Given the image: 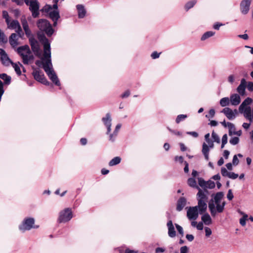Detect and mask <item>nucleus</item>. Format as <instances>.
<instances>
[{
  "mask_svg": "<svg viewBox=\"0 0 253 253\" xmlns=\"http://www.w3.org/2000/svg\"><path fill=\"white\" fill-rule=\"evenodd\" d=\"M18 37L17 34L12 33L9 37V42L11 45L15 47L18 45Z\"/></svg>",
  "mask_w": 253,
  "mask_h": 253,
  "instance_id": "obj_28",
  "label": "nucleus"
},
{
  "mask_svg": "<svg viewBox=\"0 0 253 253\" xmlns=\"http://www.w3.org/2000/svg\"><path fill=\"white\" fill-rule=\"evenodd\" d=\"M24 31H25L26 36L29 38V40L30 39V37H34V36L32 34V32L29 28L24 30Z\"/></svg>",
  "mask_w": 253,
  "mask_h": 253,
  "instance_id": "obj_56",
  "label": "nucleus"
},
{
  "mask_svg": "<svg viewBox=\"0 0 253 253\" xmlns=\"http://www.w3.org/2000/svg\"><path fill=\"white\" fill-rule=\"evenodd\" d=\"M160 53L157 51H154L151 54V56L153 59H157L159 57Z\"/></svg>",
  "mask_w": 253,
  "mask_h": 253,
  "instance_id": "obj_60",
  "label": "nucleus"
},
{
  "mask_svg": "<svg viewBox=\"0 0 253 253\" xmlns=\"http://www.w3.org/2000/svg\"><path fill=\"white\" fill-rule=\"evenodd\" d=\"M247 85V83L245 79H242L241 80V83L239 85L237 88V91L240 95L244 96L245 94V89Z\"/></svg>",
  "mask_w": 253,
  "mask_h": 253,
  "instance_id": "obj_18",
  "label": "nucleus"
},
{
  "mask_svg": "<svg viewBox=\"0 0 253 253\" xmlns=\"http://www.w3.org/2000/svg\"><path fill=\"white\" fill-rule=\"evenodd\" d=\"M2 16L3 18L5 19V22L7 25H9V17L8 12L4 10L2 11Z\"/></svg>",
  "mask_w": 253,
  "mask_h": 253,
  "instance_id": "obj_45",
  "label": "nucleus"
},
{
  "mask_svg": "<svg viewBox=\"0 0 253 253\" xmlns=\"http://www.w3.org/2000/svg\"><path fill=\"white\" fill-rule=\"evenodd\" d=\"M168 128L170 132H171L172 133H173L174 135H178V136L182 135V133L180 131L175 130H172L169 127H168Z\"/></svg>",
  "mask_w": 253,
  "mask_h": 253,
  "instance_id": "obj_52",
  "label": "nucleus"
},
{
  "mask_svg": "<svg viewBox=\"0 0 253 253\" xmlns=\"http://www.w3.org/2000/svg\"><path fill=\"white\" fill-rule=\"evenodd\" d=\"M26 4L29 6V9L32 12V16L36 18L40 14V5L38 0H24Z\"/></svg>",
  "mask_w": 253,
  "mask_h": 253,
  "instance_id": "obj_8",
  "label": "nucleus"
},
{
  "mask_svg": "<svg viewBox=\"0 0 253 253\" xmlns=\"http://www.w3.org/2000/svg\"><path fill=\"white\" fill-rule=\"evenodd\" d=\"M165 251V249L163 248L158 247L155 250L156 253H163Z\"/></svg>",
  "mask_w": 253,
  "mask_h": 253,
  "instance_id": "obj_63",
  "label": "nucleus"
},
{
  "mask_svg": "<svg viewBox=\"0 0 253 253\" xmlns=\"http://www.w3.org/2000/svg\"><path fill=\"white\" fill-rule=\"evenodd\" d=\"M213 147V141L211 139H209V140H206V142L203 143L202 152L207 161H208L209 159V152L210 149H212Z\"/></svg>",
  "mask_w": 253,
  "mask_h": 253,
  "instance_id": "obj_10",
  "label": "nucleus"
},
{
  "mask_svg": "<svg viewBox=\"0 0 253 253\" xmlns=\"http://www.w3.org/2000/svg\"><path fill=\"white\" fill-rule=\"evenodd\" d=\"M175 225L178 233L181 234L182 236H183L184 235V232L182 227L177 224H175Z\"/></svg>",
  "mask_w": 253,
  "mask_h": 253,
  "instance_id": "obj_49",
  "label": "nucleus"
},
{
  "mask_svg": "<svg viewBox=\"0 0 253 253\" xmlns=\"http://www.w3.org/2000/svg\"><path fill=\"white\" fill-rule=\"evenodd\" d=\"M78 10V17L79 18H84L86 14V10L83 4H78L76 5Z\"/></svg>",
  "mask_w": 253,
  "mask_h": 253,
  "instance_id": "obj_24",
  "label": "nucleus"
},
{
  "mask_svg": "<svg viewBox=\"0 0 253 253\" xmlns=\"http://www.w3.org/2000/svg\"><path fill=\"white\" fill-rule=\"evenodd\" d=\"M7 42V39L3 32L0 29V42L5 43Z\"/></svg>",
  "mask_w": 253,
  "mask_h": 253,
  "instance_id": "obj_39",
  "label": "nucleus"
},
{
  "mask_svg": "<svg viewBox=\"0 0 253 253\" xmlns=\"http://www.w3.org/2000/svg\"><path fill=\"white\" fill-rule=\"evenodd\" d=\"M8 25V28L9 29H16L17 28H19V30L20 29V25L19 22L16 20H13L11 22L9 21V25Z\"/></svg>",
  "mask_w": 253,
  "mask_h": 253,
  "instance_id": "obj_30",
  "label": "nucleus"
},
{
  "mask_svg": "<svg viewBox=\"0 0 253 253\" xmlns=\"http://www.w3.org/2000/svg\"><path fill=\"white\" fill-rule=\"evenodd\" d=\"M17 52L22 57L23 63L24 64H28L29 62L33 59V56L31 54V51L28 45L18 47Z\"/></svg>",
  "mask_w": 253,
  "mask_h": 253,
  "instance_id": "obj_3",
  "label": "nucleus"
},
{
  "mask_svg": "<svg viewBox=\"0 0 253 253\" xmlns=\"http://www.w3.org/2000/svg\"><path fill=\"white\" fill-rule=\"evenodd\" d=\"M73 217L72 209L70 208H65L59 212L57 221L60 223H66L71 220Z\"/></svg>",
  "mask_w": 253,
  "mask_h": 253,
  "instance_id": "obj_6",
  "label": "nucleus"
},
{
  "mask_svg": "<svg viewBox=\"0 0 253 253\" xmlns=\"http://www.w3.org/2000/svg\"><path fill=\"white\" fill-rule=\"evenodd\" d=\"M187 118V115H184V114L178 115L175 119V122L176 124H179L181 122L183 121Z\"/></svg>",
  "mask_w": 253,
  "mask_h": 253,
  "instance_id": "obj_36",
  "label": "nucleus"
},
{
  "mask_svg": "<svg viewBox=\"0 0 253 253\" xmlns=\"http://www.w3.org/2000/svg\"><path fill=\"white\" fill-rule=\"evenodd\" d=\"M205 235L207 237H209L212 233L211 230L208 227H205Z\"/></svg>",
  "mask_w": 253,
  "mask_h": 253,
  "instance_id": "obj_50",
  "label": "nucleus"
},
{
  "mask_svg": "<svg viewBox=\"0 0 253 253\" xmlns=\"http://www.w3.org/2000/svg\"><path fill=\"white\" fill-rule=\"evenodd\" d=\"M186 238L190 242L194 240V236L192 234H187L186 235Z\"/></svg>",
  "mask_w": 253,
  "mask_h": 253,
  "instance_id": "obj_64",
  "label": "nucleus"
},
{
  "mask_svg": "<svg viewBox=\"0 0 253 253\" xmlns=\"http://www.w3.org/2000/svg\"><path fill=\"white\" fill-rule=\"evenodd\" d=\"M196 3V1L195 0H191L186 3L185 5V8L187 11L192 7H193L195 3Z\"/></svg>",
  "mask_w": 253,
  "mask_h": 253,
  "instance_id": "obj_38",
  "label": "nucleus"
},
{
  "mask_svg": "<svg viewBox=\"0 0 253 253\" xmlns=\"http://www.w3.org/2000/svg\"><path fill=\"white\" fill-rule=\"evenodd\" d=\"M167 226L168 228V235L171 238H173L176 236V232L174 226L171 220L167 222Z\"/></svg>",
  "mask_w": 253,
  "mask_h": 253,
  "instance_id": "obj_22",
  "label": "nucleus"
},
{
  "mask_svg": "<svg viewBox=\"0 0 253 253\" xmlns=\"http://www.w3.org/2000/svg\"><path fill=\"white\" fill-rule=\"evenodd\" d=\"M198 205L196 206L197 209L199 211L200 214L205 212L207 209V201L198 200Z\"/></svg>",
  "mask_w": 253,
  "mask_h": 253,
  "instance_id": "obj_17",
  "label": "nucleus"
},
{
  "mask_svg": "<svg viewBox=\"0 0 253 253\" xmlns=\"http://www.w3.org/2000/svg\"><path fill=\"white\" fill-rule=\"evenodd\" d=\"M211 137L213 139V141L216 142L217 143H219L220 142V138L218 135L214 131H213L211 133Z\"/></svg>",
  "mask_w": 253,
  "mask_h": 253,
  "instance_id": "obj_43",
  "label": "nucleus"
},
{
  "mask_svg": "<svg viewBox=\"0 0 253 253\" xmlns=\"http://www.w3.org/2000/svg\"><path fill=\"white\" fill-rule=\"evenodd\" d=\"M53 9L52 6L49 4L45 5L43 7V10L48 13L50 18L53 21V26L56 27L57 25V21L60 16L58 8L57 9Z\"/></svg>",
  "mask_w": 253,
  "mask_h": 253,
  "instance_id": "obj_5",
  "label": "nucleus"
},
{
  "mask_svg": "<svg viewBox=\"0 0 253 253\" xmlns=\"http://www.w3.org/2000/svg\"><path fill=\"white\" fill-rule=\"evenodd\" d=\"M248 89L249 91H253V82H249L248 85H247Z\"/></svg>",
  "mask_w": 253,
  "mask_h": 253,
  "instance_id": "obj_62",
  "label": "nucleus"
},
{
  "mask_svg": "<svg viewBox=\"0 0 253 253\" xmlns=\"http://www.w3.org/2000/svg\"><path fill=\"white\" fill-rule=\"evenodd\" d=\"M215 187V183L211 180H209L206 182V186L205 188L212 189Z\"/></svg>",
  "mask_w": 253,
  "mask_h": 253,
  "instance_id": "obj_44",
  "label": "nucleus"
},
{
  "mask_svg": "<svg viewBox=\"0 0 253 253\" xmlns=\"http://www.w3.org/2000/svg\"><path fill=\"white\" fill-rule=\"evenodd\" d=\"M229 173H230V172L228 171L226 168H225L224 167L221 168V173L223 176L228 177L229 175Z\"/></svg>",
  "mask_w": 253,
  "mask_h": 253,
  "instance_id": "obj_48",
  "label": "nucleus"
},
{
  "mask_svg": "<svg viewBox=\"0 0 253 253\" xmlns=\"http://www.w3.org/2000/svg\"><path fill=\"white\" fill-rule=\"evenodd\" d=\"M239 176L238 174H236L233 172H230L229 173V175L228 176V178L232 179H235Z\"/></svg>",
  "mask_w": 253,
  "mask_h": 253,
  "instance_id": "obj_51",
  "label": "nucleus"
},
{
  "mask_svg": "<svg viewBox=\"0 0 253 253\" xmlns=\"http://www.w3.org/2000/svg\"><path fill=\"white\" fill-rule=\"evenodd\" d=\"M180 253H188V248L186 246L181 247L180 249Z\"/></svg>",
  "mask_w": 253,
  "mask_h": 253,
  "instance_id": "obj_59",
  "label": "nucleus"
},
{
  "mask_svg": "<svg viewBox=\"0 0 253 253\" xmlns=\"http://www.w3.org/2000/svg\"><path fill=\"white\" fill-rule=\"evenodd\" d=\"M223 25H224V24L222 23L216 22V23H214V25H213V28L215 30H218L219 29L220 27Z\"/></svg>",
  "mask_w": 253,
  "mask_h": 253,
  "instance_id": "obj_55",
  "label": "nucleus"
},
{
  "mask_svg": "<svg viewBox=\"0 0 253 253\" xmlns=\"http://www.w3.org/2000/svg\"><path fill=\"white\" fill-rule=\"evenodd\" d=\"M253 100L252 98L250 97H247L245 100L242 103V104L240 105L239 110L241 111L243 110V108L245 107H248V105L251 104L252 103Z\"/></svg>",
  "mask_w": 253,
  "mask_h": 253,
  "instance_id": "obj_29",
  "label": "nucleus"
},
{
  "mask_svg": "<svg viewBox=\"0 0 253 253\" xmlns=\"http://www.w3.org/2000/svg\"><path fill=\"white\" fill-rule=\"evenodd\" d=\"M252 0H242L240 4V9L241 12L246 15L248 13Z\"/></svg>",
  "mask_w": 253,
  "mask_h": 253,
  "instance_id": "obj_13",
  "label": "nucleus"
},
{
  "mask_svg": "<svg viewBox=\"0 0 253 253\" xmlns=\"http://www.w3.org/2000/svg\"><path fill=\"white\" fill-rule=\"evenodd\" d=\"M4 89H3V84L0 80V100H1V97L4 93Z\"/></svg>",
  "mask_w": 253,
  "mask_h": 253,
  "instance_id": "obj_53",
  "label": "nucleus"
},
{
  "mask_svg": "<svg viewBox=\"0 0 253 253\" xmlns=\"http://www.w3.org/2000/svg\"><path fill=\"white\" fill-rule=\"evenodd\" d=\"M29 41L34 54L38 57H40L42 56V50L39 42L34 37H30Z\"/></svg>",
  "mask_w": 253,
  "mask_h": 253,
  "instance_id": "obj_9",
  "label": "nucleus"
},
{
  "mask_svg": "<svg viewBox=\"0 0 253 253\" xmlns=\"http://www.w3.org/2000/svg\"><path fill=\"white\" fill-rule=\"evenodd\" d=\"M233 197H234V196L232 193V190L229 189L228 191V193L227 195V198L229 201H231L233 199Z\"/></svg>",
  "mask_w": 253,
  "mask_h": 253,
  "instance_id": "obj_54",
  "label": "nucleus"
},
{
  "mask_svg": "<svg viewBox=\"0 0 253 253\" xmlns=\"http://www.w3.org/2000/svg\"><path fill=\"white\" fill-rule=\"evenodd\" d=\"M32 74L35 79L37 81L47 85L51 84L45 78L42 72L38 70H35L33 72Z\"/></svg>",
  "mask_w": 253,
  "mask_h": 253,
  "instance_id": "obj_12",
  "label": "nucleus"
},
{
  "mask_svg": "<svg viewBox=\"0 0 253 253\" xmlns=\"http://www.w3.org/2000/svg\"><path fill=\"white\" fill-rule=\"evenodd\" d=\"M239 161L236 155H234L232 160V164L234 166H237L239 164Z\"/></svg>",
  "mask_w": 253,
  "mask_h": 253,
  "instance_id": "obj_58",
  "label": "nucleus"
},
{
  "mask_svg": "<svg viewBox=\"0 0 253 253\" xmlns=\"http://www.w3.org/2000/svg\"><path fill=\"white\" fill-rule=\"evenodd\" d=\"M102 121L107 128V134H109L111 130V117L109 113L106 114L105 117L102 119Z\"/></svg>",
  "mask_w": 253,
  "mask_h": 253,
  "instance_id": "obj_15",
  "label": "nucleus"
},
{
  "mask_svg": "<svg viewBox=\"0 0 253 253\" xmlns=\"http://www.w3.org/2000/svg\"><path fill=\"white\" fill-rule=\"evenodd\" d=\"M215 33L213 31H208L205 33L201 37V41H205L207 39L212 37L215 35Z\"/></svg>",
  "mask_w": 253,
  "mask_h": 253,
  "instance_id": "obj_33",
  "label": "nucleus"
},
{
  "mask_svg": "<svg viewBox=\"0 0 253 253\" xmlns=\"http://www.w3.org/2000/svg\"><path fill=\"white\" fill-rule=\"evenodd\" d=\"M221 112L224 113L229 120H231L235 118L237 110H235L234 111H233L230 108L226 107L224 108Z\"/></svg>",
  "mask_w": 253,
  "mask_h": 253,
  "instance_id": "obj_16",
  "label": "nucleus"
},
{
  "mask_svg": "<svg viewBox=\"0 0 253 253\" xmlns=\"http://www.w3.org/2000/svg\"><path fill=\"white\" fill-rule=\"evenodd\" d=\"M186 204V200L184 197H180L177 202L176 210L180 211L182 210Z\"/></svg>",
  "mask_w": 253,
  "mask_h": 253,
  "instance_id": "obj_23",
  "label": "nucleus"
},
{
  "mask_svg": "<svg viewBox=\"0 0 253 253\" xmlns=\"http://www.w3.org/2000/svg\"><path fill=\"white\" fill-rule=\"evenodd\" d=\"M37 25L39 30L44 32L48 37H51L54 32L51 24L46 19H39L37 21Z\"/></svg>",
  "mask_w": 253,
  "mask_h": 253,
  "instance_id": "obj_4",
  "label": "nucleus"
},
{
  "mask_svg": "<svg viewBox=\"0 0 253 253\" xmlns=\"http://www.w3.org/2000/svg\"><path fill=\"white\" fill-rule=\"evenodd\" d=\"M186 134L191 135L194 138H197L199 136L198 133L196 131H187Z\"/></svg>",
  "mask_w": 253,
  "mask_h": 253,
  "instance_id": "obj_57",
  "label": "nucleus"
},
{
  "mask_svg": "<svg viewBox=\"0 0 253 253\" xmlns=\"http://www.w3.org/2000/svg\"><path fill=\"white\" fill-rule=\"evenodd\" d=\"M0 59L2 64L5 66H9L12 62L4 50L2 48H0Z\"/></svg>",
  "mask_w": 253,
  "mask_h": 253,
  "instance_id": "obj_14",
  "label": "nucleus"
},
{
  "mask_svg": "<svg viewBox=\"0 0 253 253\" xmlns=\"http://www.w3.org/2000/svg\"><path fill=\"white\" fill-rule=\"evenodd\" d=\"M0 79L3 81V84L8 85L11 83V77L5 73L0 74Z\"/></svg>",
  "mask_w": 253,
  "mask_h": 253,
  "instance_id": "obj_26",
  "label": "nucleus"
},
{
  "mask_svg": "<svg viewBox=\"0 0 253 253\" xmlns=\"http://www.w3.org/2000/svg\"><path fill=\"white\" fill-rule=\"evenodd\" d=\"M198 192L197 194L198 197V200H202L204 201H207L208 197L207 194L208 193V191L207 190L205 189L204 190H202L200 188L198 189Z\"/></svg>",
  "mask_w": 253,
  "mask_h": 253,
  "instance_id": "obj_19",
  "label": "nucleus"
},
{
  "mask_svg": "<svg viewBox=\"0 0 253 253\" xmlns=\"http://www.w3.org/2000/svg\"><path fill=\"white\" fill-rule=\"evenodd\" d=\"M130 95V91L127 90H126L124 93H123L121 97L122 98H127Z\"/></svg>",
  "mask_w": 253,
  "mask_h": 253,
  "instance_id": "obj_61",
  "label": "nucleus"
},
{
  "mask_svg": "<svg viewBox=\"0 0 253 253\" xmlns=\"http://www.w3.org/2000/svg\"><path fill=\"white\" fill-rule=\"evenodd\" d=\"M230 99L228 97H223L220 100V105L222 107H225L230 104Z\"/></svg>",
  "mask_w": 253,
  "mask_h": 253,
  "instance_id": "obj_35",
  "label": "nucleus"
},
{
  "mask_svg": "<svg viewBox=\"0 0 253 253\" xmlns=\"http://www.w3.org/2000/svg\"><path fill=\"white\" fill-rule=\"evenodd\" d=\"M225 206V202H223L221 203V202H219L214 204L213 202H210L209 203V209L211 216L214 217L216 216L217 212H222L224 211Z\"/></svg>",
  "mask_w": 253,
  "mask_h": 253,
  "instance_id": "obj_7",
  "label": "nucleus"
},
{
  "mask_svg": "<svg viewBox=\"0 0 253 253\" xmlns=\"http://www.w3.org/2000/svg\"><path fill=\"white\" fill-rule=\"evenodd\" d=\"M38 39L43 45V54L42 58V68L52 83L57 86H60V81L51 63L50 43L44 35L38 34Z\"/></svg>",
  "mask_w": 253,
  "mask_h": 253,
  "instance_id": "obj_1",
  "label": "nucleus"
},
{
  "mask_svg": "<svg viewBox=\"0 0 253 253\" xmlns=\"http://www.w3.org/2000/svg\"><path fill=\"white\" fill-rule=\"evenodd\" d=\"M39 227V225H35V218L31 217L24 218L18 226L19 230L22 233L30 231L32 229H37Z\"/></svg>",
  "mask_w": 253,
  "mask_h": 253,
  "instance_id": "obj_2",
  "label": "nucleus"
},
{
  "mask_svg": "<svg viewBox=\"0 0 253 253\" xmlns=\"http://www.w3.org/2000/svg\"><path fill=\"white\" fill-rule=\"evenodd\" d=\"M11 64L12 65L16 74L19 76L21 74V72L19 65L13 62H12Z\"/></svg>",
  "mask_w": 253,
  "mask_h": 253,
  "instance_id": "obj_40",
  "label": "nucleus"
},
{
  "mask_svg": "<svg viewBox=\"0 0 253 253\" xmlns=\"http://www.w3.org/2000/svg\"><path fill=\"white\" fill-rule=\"evenodd\" d=\"M239 138L238 137H233L229 140L230 143L233 145L237 144L239 143Z\"/></svg>",
  "mask_w": 253,
  "mask_h": 253,
  "instance_id": "obj_47",
  "label": "nucleus"
},
{
  "mask_svg": "<svg viewBox=\"0 0 253 253\" xmlns=\"http://www.w3.org/2000/svg\"><path fill=\"white\" fill-rule=\"evenodd\" d=\"M230 101L231 105L237 106L241 102V97L240 95L237 93L231 94L230 97Z\"/></svg>",
  "mask_w": 253,
  "mask_h": 253,
  "instance_id": "obj_20",
  "label": "nucleus"
},
{
  "mask_svg": "<svg viewBox=\"0 0 253 253\" xmlns=\"http://www.w3.org/2000/svg\"><path fill=\"white\" fill-rule=\"evenodd\" d=\"M187 217L190 220H196L199 214V211L197 209L196 207H187Z\"/></svg>",
  "mask_w": 253,
  "mask_h": 253,
  "instance_id": "obj_11",
  "label": "nucleus"
},
{
  "mask_svg": "<svg viewBox=\"0 0 253 253\" xmlns=\"http://www.w3.org/2000/svg\"><path fill=\"white\" fill-rule=\"evenodd\" d=\"M187 183L191 187L199 189V187L197 185L196 181L194 178H189L188 179Z\"/></svg>",
  "mask_w": 253,
  "mask_h": 253,
  "instance_id": "obj_31",
  "label": "nucleus"
},
{
  "mask_svg": "<svg viewBox=\"0 0 253 253\" xmlns=\"http://www.w3.org/2000/svg\"><path fill=\"white\" fill-rule=\"evenodd\" d=\"M121 158L120 157H115L112 159L109 163V165L110 167L116 166L120 163Z\"/></svg>",
  "mask_w": 253,
  "mask_h": 253,
  "instance_id": "obj_32",
  "label": "nucleus"
},
{
  "mask_svg": "<svg viewBox=\"0 0 253 253\" xmlns=\"http://www.w3.org/2000/svg\"><path fill=\"white\" fill-rule=\"evenodd\" d=\"M198 180L200 186H201L202 188H205L207 181H206L203 178L201 177H199L198 178Z\"/></svg>",
  "mask_w": 253,
  "mask_h": 253,
  "instance_id": "obj_42",
  "label": "nucleus"
},
{
  "mask_svg": "<svg viewBox=\"0 0 253 253\" xmlns=\"http://www.w3.org/2000/svg\"><path fill=\"white\" fill-rule=\"evenodd\" d=\"M248 217V215L247 214H243V216L240 219V223L242 226H244L246 225Z\"/></svg>",
  "mask_w": 253,
  "mask_h": 253,
  "instance_id": "obj_41",
  "label": "nucleus"
},
{
  "mask_svg": "<svg viewBox=\"0 0 253 253\" xmlns=\"http://www.w3.org/2000/svg\"><path fill=\"white\" fill-rule=\"evenodd\" d=\"M21 23L24 30L29 28L28 22L25 18L21 19Z\"/></svg>",
  "mask_w": 253,
  "mask_h": 253,
  "instance_id": "obj_46",
  "label": "nucleus"
},
{
  "mask_svg": "<svg viewBox=\"0 0 253 253\" xmlns=\"http://www.w3.org/2000/svg\"><path fill=\"white\" fill-rule=\"evenodd\" d=\"M227 126L229 128V135L231 136L233 134V131H235V126L232 123L227 122Z\"/></svg>",
  "mask_w": 253,
  "mask_h": 253,
  "instance_id": "obj_37",
  "label": "nucleus"
},
{
  "mask_svg": "<svg viewBox=\"0 0 253 253\" xmlns=\"http://www.w3.org/2000/svg\"><path fill=\"white\" fill-rule=\"evenodd\" d=\"M224 196L222 192H218L216 193L214 197V201L215 203L220 202L221 200L222 199Z\"/></svg>",
  "mask_w": 253,
  "mask_h": 253,
  "instance_id": "obj_34",
  "label": "nucleus"
},
{
  "mask_svg": "<svg viewBox=\"0 0 253 253\" xmlns=\"http://www.w3.org/2000/svg\"><path fill=\"white\" fill-rule=\"evenodd\" d=\"M240 112L244 114V115L246 118L252 121V114H251V108L250 107H245L243 108V110L239 111Z\"/></svg>",
  "mask_w": 253,
  "mask_h": 253,
  "instance_id": "obj_25",
  "label": "nucleus"
},
{
  "mask_svg": "<svg viewBox=\"0 0 253 253\" xmlns=\"http://www.w3.org/2000/svg\"><path fill=\"white\" fill-rule=\"evenodd\" d=\"M202 222L205 225H209L212 223L211 218L209 213H204L201 217Z\"/></svg>",
  "mask_w": 253,
  "mask_h": 253,
  "instance_id": "obj_27",
  "label": "nucleus"
},
{
  "mask_svg": "<svg viewBox=\"0 0 253 253\" xmlns=\"http://www.w3.org/2000/svg\"><path fill=\"white\" fill-rule=\"evenodd\" d=\"M121 126H122L121 124H118L116 126L115 129L114 130L113 132L111 133V132H110L109 134H108L109 135V141H110L111 142L115 141L116 138L118 135V132L121 127Z\"/></svg>",
  "mask_w": 253,
  "mask_h": 253,
  "instance_id": "obj_21",
  "label": "nucleus"
}]
</instances>
